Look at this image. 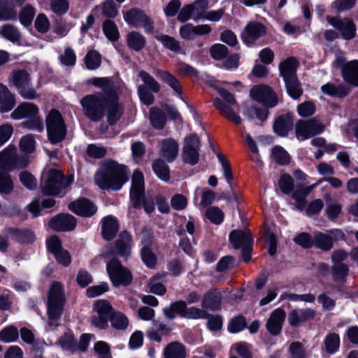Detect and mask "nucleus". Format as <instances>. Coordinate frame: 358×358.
<instances>
[{"label":"nucleus","mask_w":358,"mask_h":358,"mask_svg":"<svg viewBox=\"0 0 358 358\" xmlns=\"http://www.w3.org/2000/svg\"><path fill=\"white\" fill-rule=\"evenodd\" d=\"M153 170L159 178L164 181L169 179V170L168 166L162 160L158 159L153 163Z\"/></svg>","instance_id":"obj_54"},{"label":"nucleus","mask_w":358,"mask_h":358,"mask_svg":"<svg viewBox=\"0 0 358 358\" xmlns=\"http://www.w3.org/2000/svg\"><path fill=\"white\" fill-rule=\"evenodd\" d=\"M343 231L339 229H333L326 233L317 231L313 236V245L324 251L330 250L334 246V242L345 240Z\"/></svg>","instance_id":"obj_9"},{"label":"nucleus","mask_w":358,"mask_h":358,"mask_svg":"<svg viewBox=\"0 0 358 358\" xmlns=\"http://www.w3.org/2000/svg\"><path fill=\"white\" fill-rule=\"evenodd\" d=\"M101 63V55L97 51L92 50L87 53L85 64L87 69L95 70L100 66Z\"/></svg>","instance_id":"obj_45"},{"label":"nucleus","mask_w":358,"mask_h":358,"mask_svg":"<svg viewBox=\"0 0 358 358\" xmlns=\"http://www.w3.org/2000/svg\"><path fill=\"white\" fill-rule=\"evenodd\" d=\"M4 170L0 169V194H10L14 189L13 181L10 176Z\"/></svg>","instance_id":"obj_38"},{"label":"nucleus","mask_w":358,"mask_h":358,"mask_svg":"<svg viewBox=\"0 0 358 358\" xmlns=\"http://www.w3.org/2000/svg\"><path fill=\"white\" fill-rule=\"evenodd\" d=\"M85 115L92 121L100 120L105 115L110 124L120 117L117 95L113 91H101L89 94L80 100Z\"/></svg>","instance_id":"obj_1"},{"label":"nucleus","mask_w":358,"mask_h":358,"mask_svg":"<svg viewBox=\"0 0 358 358\" xmlns=\"http://www.w3.org/2000/svg\"><path fill=\"white\" fill-rule=\"evenodd\" d=\"M150 292L157 295H163L166 292V288L163 285V276L157 275L150 280L148 284Z\"/></svg>","instance_id":"obj_46"},{"label":"nucleus","mask_w":358,"mask_h":358,"mask_svg":"<svg viewBox=\"0 0 358 358\" xmlns=\"http://www.w3.org/2000/svg\"><path fill=\"white\" fill-rule=\"evenodd\" d=\"M34 15V8L31 5H27L20 11L19 18L23 25L29 26L31 23Z\"/></svg>","instance_id":"obj_56"},{"label":"nucleus","mask_w":358,"mask_h":358,"mask_svg":"<svg viewBox=\"0 0 358 358\" xmlns=\"http://www.w3.org/2000/svg\"><path fill=\"white\" fill-rule=\"evenodd\" d=\"M266 27L260 22L252 21L245 27L241 38L248 45L253 44L257 39L264 36Z\"/></svg>","instance_id":"obj_16"},{"label":"nucleus","mask_w":358,"mask_h":358,"mask_svg":"<svg viewBox=\"0 0 358 358\" xmlns=\"http://www.w3.org/2000/svg\"><path fill=\"white\" fill-rule=\"evenodd\" d=\"M73 181V176L64 178L62 173L57 169H45L41 176V187L43 194L57 195L62 189L70 185Z\"/></svg>","instance_id":"obj_4"},{"label":"nucleus","mask_w":358,"mask_h":358,"mask_svg":"<svg viewBox=\"0 0 358 358\" xmlns=\"http://www.w3.org/2000/svg\"><path fill=\"white\" fill-rule=\"evenodd\" d=\"M107 271L109 278L115 287L119 285H128L132 281L130 271L122 266L115 259H112L107 264Z\"/></svg>","instance_id":"obj_10"},{"label":"nucleus","mask_w":358,"mask_h":358,"mask_svg":"<svg viewBox=\"0 0 358 358\" xmlns=\"http://www.w3.org/2000/svg\"><path fill=\"white\" fill-rule=\"evenodd\" d=\"M101 10L102 15L108 18H114L118 14V8L113 0L104 1L101 5L94 8V10Z\"/></svg>","instance_id":"obj_37"},{"label":"nucleus","mask_w":358,"mask_h":358,"mask_svg":"<svg viewBox=\"0 0 358 358\" xmlns=\"http://www.w3.org/2000/svg\"><path fill=\"white\" fill-rule=\"evenodd\" d=\"M87 86H93L102 90H113V80L109 78H92L86 81Z\"/></svg>","instance_id":"obj_44"},{"label":"nucleus","mask_w":358,"mask_h":358,"mask_svg":"<svg viewBox=\"0 0 358 358\" xmlns=\"http://www.w3.org/2000/svg\"><path fill=\"white\" fill-rule=\"evenodd\" d=\"M8 80L10 87L17 89L26 90L31 87V76L26 70L17 69L12 71Z\"/></svg>","instance_id":"obj_19"},{"label":"nucleus","mask_w":358,"mask_h":358,"mask_svg":"<svg viewBox=\"0 0 358 358\" xmlns=\"http://www.w3.org/2000/svg\"><path fill=\"white\" fill-rule=\"evenodd\" d=\"M127 43L130 49L140 51L145 46L146 39L139 32L132 31L127 34Z\"/></svg>","instance_id":"obj_31"},{"label":"nucleus","mask_w":358,"mask_h":358,"mask_svg":"<svg viewBox=\"0 0 358 358\" xmlns=\"http://www.w3.org/2000/svg\"><path fill=\"white\" fill-rule=\"evenodd\" d=\"M325 349L328 353L334 354L339 348L340 337L337 334L331 333L324 339Z\"/></svg>","instance_id":"obj_48"},{"label":"nucleus","mask_w":358,"mask_h":358,"mask_svg":"<svg viewBox=\"0 0 358 358\" xmlns=\"http://www.w3.org/2000/svg\"><path fill=\"white\" fill-rule=\"evenodd\" d=\"M110 320L112 327L117 329H125L129 325L127 317L120 312L112 314Z\"/></svg>","instance_id":"obj_51"},{"label":"nucleus","mask_w":358,"mask_h":358,"mask_svg":"<svg viewBox=\"0 0 358 358\" xmlns=\"http://www.w3.org/2000/svg\"><path fill=\"white\" fill-rule=\"evenodd\" d=\"M228 48L223 44H215L210 49V54L211 57L216 59L220 60L227 55Z\"/></svg>","instance_id":"obj_63"},{"label":"nucleus","mask_w":358,"mask_h":358,"mask_svg":"<svg viewBox=\"0 0 358 358\" xmlns=\"http://www.w3.org/2000/svg\"><path fill=\"white\" fill-rule=\"evenodd\" d=\"M16 10L8 6V0H0V21L16 20Z\"/></svg>","instance_id":"obj_39"},{"label":"nucleus","mask_w":358,"mask_h":358,"mask_svg":"<svg viewBox=\"0 0 358 358\" xmlns=\"http://www.w3.org/2000/svg\"><path fill=\"white\" fill-rule=\"evenodd\" d=\"M20 150L26 153L31 154L34 152L36 149V141L34 135L27 134L22 136L20 141Z\"/></svg>","instance_id":"obj_49"},{"label":"nucleus","mask_w":358,"mask_h":358,"mask_svg":"<svg viewBox=\"0 0 358 358\" xmlns=\"http://www.w3.org/2000/svg\"><path fill=\"white\" fill-rule=\"evenodd\" d=\"M252 99L266 108H273L278 104V99L273 91H250Z\"/></svg>","instance_id":"obj_24"},{"label":"nucleus","mask_w":358,"mask_h":358,"mask_svg":"<svg viewBox=\"0 0 358 358\" xmlns=\"http://www.w3.org/2000/svg\"><path fill=\"white\" fill-rule=\"evenodd\" d=\"M293 122L289 114L280 116L273 123L274 131L279 136H285L292 129Z\"/></svg>","instance_id":"obj_29"},{"label":"nucleus","mask_w":358,"mask_h":358,"mask_svg":"<svg viewBox=\"0 0 358 358\" xmlns=\"http://www.w3.org/2000/svg\"><path fill=\"white\" fill-rule=\"evenodd\" d=\"M49 227L55 231H71L77 224L76 219L71 215L62 213L49 221Z\"/></svg>","instance_id":"obj_17"},{"label":"nucleus","mask_w":358,"mask_h":358,"mask_svg":"<svg viewBox=\"0 0 358 358\" xmlns=\"http://www.w3.org/2000/svg\"><path fill=\"white\" fill-rule=\"evenodd\" d=\"M55 203V200L50 198L43 199L42 201L35 199L27 206V208L33 217H37L40 215L42 209L52 207Z\"/></svg>","instance_id":"obj_33"},{"label":"nucleus","mask_w":358,"mask_h":358,"mask_svg":"<svg viewBox=\"0 0 358 358\" xmlns=\"http://www.w3.org/2000/svg\"><path fill=\"white\" fill-rule=\"evenodd\" d=\"M158 76L173 90H181V86L178 80L169 72L159 71L158 72Z\"/></svg>","instance_id":"obj_62"},{"label":"nucleus","mask_w":358,"mask_h":358,"mask_svg":"<svg viewBox=\"0 0 358 358\" xmlns=\"http://www.w3.org/2000/svg\"><path fill=\"white\" fill-rule=\"evenodd\" d=\"M69 209L75 214L82 217H90L96 212V207L87 199H79L71 202Z\"/></svg>","instance_id":"obj_18"},{"label":"nucleus","mask_w":358,"mask_h":358,"mask_svg":"<svg viewBox=\"0 0 358 358\" xmlns=\"http://www.w3.org/2000/svg\"><path fill=\"white\" fill-rule=\"evenodd\" d=\"M48 136L52 143L62 141L66 136V126L60 113L52 109L46 117Z\"/></svg>","instance_id":"obj_6"},{"label":"nucleus","mask_w":358,"mask_h":358,"mask_svg":"<svg viewBox=\"0 0 358 358\" xmlns=\"http://www.w3.org/2000/svg\"><path fill=\"white\" fill-rule=\"evenodd\" d=\"M229 240L234 248H244V250L252 245L253 242L251 233L246 230L233 231L229 235Z\"/></svg>","instance_id":"obj_21"},{"label":"nucleus","mask_w":358,"mask_h":358,"mask_svg":"<svg viewBox=\"0 0 358 358\" xmlns=\"http://www.w3.org/2000/svg\"><path fill=\"white\" fill-rule=\"evenodd\" d=\"M299 62L294 57H289L279 64L280 76L283 78L287 90H299L301 84L296 76Z\"/></svg>","instance_id":"obj_7"},{"label":"nucleus","mask_w":358,"mask_h":358,"mask_svg":"<svg viewBox=\"0 0 358 358\" xmlns=\"http://www.w3.org/2000/svg\"><path fill=\"white\" fill-rule=\"evenodd\" d=\"M271 157L277 163L280 164H285L289 161L288 153L280 146H275L273 149Z\"/></svg>","instance_id":"obj_60"},{"label":"nucleus","mask_w":358,"mask_h":358,"mask_svg":"<svg viewBox=\"0 0 358 358\" xmlns=\"http://www.w3.org/2000/svg\"><path fill=\"white\" fill-rule=\"evenodd\" d=\"M344 80L353 85L358 87V60H353L344 65L342 69Z\"/></svg>","instance_id":"obj_27"},{"label":"nucleus","mask_w":358,"mask_h":358,"mask_svg":"<svg viewBox=\"0 0 358 358\" xmlns=\"http://www.w3.org/2000/svg\"><path fill=\"white\" fill-rule=\"evenodd\" d=\"M48 251L52 253L57 262L64 266H69L71 262L69 252L62 246V242L57 236H51L46 241Z\"/></svg>","instance_id":"obj_13"},{"label":"nucleus","mask_w":358,"mask_h":358,"mask_svg":"<svg viewBox=\"0 0 358 358\" xmlns=\"http://www.w3.org/2000/svg\"><path fill=\"white\" fill-rule=\"evenodd\" d=\"M192 13L193 20L198 21L200 19H203L206 10L208 8V2L207 0H196L192 3H190Z\"/></svg>","instance_id":"obj_42"},{"label":"nucleus","mask_w":358,"mask_h":358,"mask_svg":"<svg viewBox=\"0 0 358 358\" xmlns=\"http://www.w3.org/2000/svg\"><path fill=\"white\" fill-rule=\"evenodd\" d=\"M11 236L15 241L22 244L32 243L36 239L34 232L28 229H13Z\"/></svg>","instance_id":"obj_30"},{"label":"nucleus","mask_w":358,"mask_h":358,"mask_svg":"<svg viewBox=\"0 0 358 358\" xmlns=\"http://www.w3.org/2000/svg\"><path fill=\"white\" fill-rule=\"evenodd\" d=\"M165 358H185L184 346L178 342H173L168 345L164 351Z\"/></svg>","instance_id":"obj_34"},{"label":"nucleus","mask_w":358,"mask_h":358,"mask_svg":"<svg viewBox=\"0 0 358 358\" xmlns=\"http://www.w3.org/2000/svg\"><path fill=\"white\" fill-rule=\"evenodd\" d=\"M123 17L129 25L134 27H143L148 33H151L154 29L153 21L139 8H133L124 12Z\"/></svg>","instance_id":"obj_11"},{"label":"nucleus","mask_w":358,"mask_h":358,"mask_svg":"<svg viewBox=\"0 0 358 358\" xmlns=\"http://www.w3.org/2000/svg\"><path fill=\"white\" fill-rule=\"evenodd\" d=\"M212 29L208 24L194 26L191 23L185 24L180 28V36L185 40H194L197 36L210 33Z\"/></svg>","instance_id":"obj_20"},{"label":"nucleus","mask_w":358,"mask_h":358,"mask_svg":"<svg viewBox=\"0 0 358 358\" xmlns=\"http://www.w3.org/2000/svg\"><path fill=\"white\" fill-rule=\"evenodd\" d=\"M201 143L199 138L195 135H190L185 140V145L183 148V159L184 160L192 164H196L199 159V150Z\"/></svg>","instance_id":"obj_15"},{"label":"nucleus","mask_w":358,"mask_h":358,"mask_svg":"<svg viewBox=\"0 0 358 358\" xmlns=\"http://www.w3.org/2000/svg\"><path fill=\"white\" fill-rule=\"evenodd\" d=\"M128 169L113 160L103 162L94 175L95 183L103 189L120 190L128 181Z\"/></svg>","instance_id":"obj_2"},{"label":"nucleus","mask_w":358,"mask_h":358,"mask_svg":"<svg viewBox=\"0 0 358 358\" xmlns=\"http://www.w3.org/2000/svg\"><path fill=\"white\" fill-rule=\"evenodd\" d=\"M220 98H215L213 101L214 106L220 112V113L229 120L238 124L241 122V118L236 115L231 106L236 104L234 95L230 91H219Z\"/></svg>","instance_id":"obj_8"},{"label":"nucleus","mask_w":358,"mask_h":358,"mask_svg":"<svg viewBox=\"0 0 358 358\" xmlns=\"http://www.w3.org/2000/svg\"><path fill=\"white\" fill-rule=\"evenodd\" d=\"M327 20L341 33L343 38L352 40L355 38L357 29L350 19L327 16Z\"/></svg>","instance_id":"obj_14"},{"label":"nucleus","mask_w":358,"mask_h":358,"mask_svg":"<svg viewBox=\"0 0 358 358\" xmlns=\"http://www.w3.org/2000/svg\"><path fill=\"white\" fill-rule=\"evenodd\" d=\"M155 38L161 42L164 48L178 52L180 50V44L178 41L168 35L162 34L155 36Z\"/></svg>","instance_id":"obj_43"},{"label":"nucleus","mask_w":358,"mask_h":358,"mask_svg":"<svg viewBox=\"0 0 358 358\" xmlns=\"http://www.w3.org/2000/svg\"><path fill=\"white\" fill-rule=\"evenodd\" d=\"M0 34L6 39L13 43L19 41L21 38L19 30L13 25L9 24H6L1 27Z\"/></svg>","instance_id":"obj_41"},{"label":"nucleus","mask_w":358,"mask_h":358,"mask_svg":"<svg viewBox=\"0 0 358 358\" xmlns=\"http://www.w3.org/2000/svg\"><path fill=\"white\" fill-rule=\"evenodd\" d=\"M65 296L62 286L59 282H54L49 290L47 303L48 326L46 329L51 331L59 325L63 312Z\"/></svg>","instance_id":"obj_3"},{"label":"nucleus","mask_w":358,"mask_h":358,"mask_svg":"<svg viewBox=\"0 0 358 358\" xmlns=\"http://www.w3.org/2000/svg\"><path fill=\"white\" fill-rule=\"evenodd\" d=\"M348 273V267L345 264H339L332 268V275L334 280L338 283H343L345 280Z\"/></svg>","instance_id":"obj_57"},{"label":"nucleus","mask_w":358,"mask_h":358,"mask_svg":"<svg viewBox=\"0 0 358 358\" xmlns=\"http://www.w3.org/2000/svg\"><path fill=\"white\" fill-rule=\"evenodd\" d=\"M285 316V312L281 308H277L273 310L266 322L267 330L273 335L279 334L281 331Z\"/></svg>","instance_id":"obj_22"},{"label":"nucleus","mask_w":358,"mask_h":358,"mask_svg":"<svg viewBox=\"0 0 358 358\" xmlns=\"http://www.w3.org/2000/svg\"><path fill=\"white\" fill-rule=\"evenodd\" d=\"M220 294L217 292H208L203 297L201 306L203 308L211 310L217 309L220 307Z\"/></svg>","instance_id":"obj_35"},{"label":"nucleus","mask_w":358,"mask_h":358,"mask_svg":"<svg viewBox=\"0 0 358 358\" xmlns=\"http://www.w3.org/2000/svg\"><path fill=\"white\" fill-rule=\"evenodd\" d=\"M60 62L64 66H73L76 62V55L71 48H67L64 50L63 54L60 55Z\"/></svg>","instance_id":"obj_64"},{"label":"nucleus","mask_w":358,"mask_h":358,"mask_svg":"<svg viewBox=\"0 0 358 358\" xmlns=\"http://www.w3.org/2000/svg\"><path fill=\"white\" fill-rule=\"evenodd\" d=\"M119 230V224L117 220L108 216L103 219L102 222V235L105 240H112Z\"/></svg>","instance_id":"obj_28"},{"label":"nucleus","mask_w":358,"mask_h":358,"mask_svg":"<svg viewBox=\"0 0 358 358\" xmlns=\"http://www.w3.org/2000/svg\"><path fill=\"white\" fill-rule=\"evenodd\" d=\"M93 309L96 314L110 317L113 313V308L108 301L106 300H97L93 305Z\"/></svg>","instance_id":"obj_52"},{"label":"nucleus","mask_w":358,"mask_h":358,"mask_svg":"<svg viewBox=\"0 0 358 358\" xmlns=\"http://www.w3.org/2000/svg\"><path fill=\"white\" fill-rule=\"evenodd\" d=\"M130 198L132 205L139 208L141 204L147 213H151L155 209L152 199L144 198V177L141 172L135 171L132 175Z\"/></svg>","instance_id":"obj_5"},{"label":"nucleus","mask_w":358,"mask_h":358,"mask_svg":"<svg viewBox=\"0 0 358 358\" xmlns=\"http://www.w3.org/2000/svg\"><path fill=\"white\" fill-rule=\"evenodd\" d=\"M22 127L29 130L41 132L44 129V125L41 117H36L30 118L29 120L22 123Z\"/></svg>","instance_id":"obj_59"},{"label":"nucleus","mask_w":358,"mask_h":358,"mask_svg":"<svg viewBox=\"0 0 358 358\" xmlns=\"http://www.w3.org/2000/svg\"><path fill=\"white\" fill-rule=\"evenodd\" d=\"M50 5L51 10L58 15L66 13L69 8V0H51Z\"/></svg>","instance_id":"obj_55"},{"label":"nucleus","mask_w":358,"mask_h":358,"mask_svg":"<svg viewBox=\"0 0 358 358\" xmlns=\"http://www.w3.org/2000/svg\"><path fill=\"white\" fill-rule=\"evenodd\" d=\"M150 119L152 126L156 129H162L165 124L164 114L157 108L150 109Z\"/></svg>","instance_id":"obj_53"},{"label":"nucleus","mask_w":358,"mask_h":358,"mask_svg":"<svg viewBox=\"0 0 358 358\" xmlns=\"http://www.w3.org/2000/svg\"><path fill=\"white\" fill-rule=\"evenodd\" d=\"M324 130V124L315 119L300 121L296 126V136L299 140L303 141L312 136L321 134Z\"/></svg>","instance_id":"obj_12"},{"label":"nucleus","mask_w":358,"mask_h":358,"mask_svg":"<svg viewBox=\"0 0 358 358\" xmlns=\"http://www.w3.org/2000/svg\"><path fill=\"white\" fill-rule=\"evenodd\" d=\"M19 332L17 328L8 326L0 331V341L3 343H13L17 341Z\"/></svg>","instance_id":"obj_47"},{"label":"nucleus","mask_w":358,"mask_h":358,"mask_svg":"<svg viewBox=\"0 0 358 358\" xmlns=\"http://www.w3.org/2000/svg\"><path fill=\"white\" fill-rule=\"evenodd\" d=\"M178 153V145L175 140L169 138L162 142L160 149V156L167 162H173L177 157Z\"/></svg>","instance_id":"obj_26"},{"label":"nucleus","mask_w":358,"mask_h":358,"mask_svg":"<svg viewBox=\"0 0 358 358\" xmlns=\"http://www.w3.org/2000/svg\"><path fill=\"white\" fill-rule=\"evenodd\" d=\"M206 216L213 223L219 224L223 221L224 213L218 207L213 206L206 210Z\"/></svg>","instance_id":"obj_58"},{"label":"nucleus","mask_w":358,"mask_h":358,"mask_svg":"<svg viewBox=\"0 0 358 358\" xmlns=\"http://www.w3.org/2000/svg\"><path fill=\"white\" fill-rule=\"evenodd\" d=\"M131 236L126 231L120 234L116 243L117 252L120 256L127 257L131 250Z\"/></svg>","instance_id":"obj_32"},{"label":"nucleus","mask_w":358,"mask_h":358,"mask_svg":"<svg viewBox=\"0 0 358 358\" xmlns=\"http://www.w3.org/2000/svg\"><path fill=\"white\" fill-rule=\"evenodd\" d=\"M58 345L64 350L74 352L77 350V343L71 333L65 334L57 341Z\"/></svg>","instance_id":"obj_50"},{"label":"nucleus","mask_w":358,"mask_h":358,"mask_svg":"<svg viewBox=\"0 0 358 358\" xmlns=\"http://www.w3.org/2000/svg\"><path fill=\"white\" fill-rule=\"evenodd\" d=\"M207 316L208 314L204 309L194 306L189 308L187 307L184 314V317L193 320L205 319Z\"/></svg>","instance_id":"obj_61"},{"label":"nucleus","mask_w":358,"mask_h":358,"mask_svg":"<svg viewBox=\"0 0 358 358\" xmlns=\"http://www.w3.org/2000/svg\"><path fill=\"white\" fill-rule=\"evenodd\" d=\"M103 31L110 41H117L120 38L118 28L113 20H106L103 22Z\"/></svg>","instance_id":"obj_40"},{"label":"nucleus","mask_w":358,"mask_h":358,"mask_svg":"<svg viewBox=\"0 0 358 358\" xmlns=\"http://www.w3.org/2000/svg\"><path fill=\"white\" fill-rule=\"evenodd\" d=\"M16 104L15 99L10 91H0V112L8 113Z\"/></svg>","instance_id":"obj_36"},{"label":"nucleus","mask_w":358,"mask_h":358,"mask_svg":"<svg viewBox=\"0 0 358 358\" xmlns=\"http://www.w3.org/2000/svg\"><path fill=\"white\" fill-rule=\"evenodd\" d=\"M39 112L38 108L31 103L24 102L20 103L10 114V117L14 120H20L25 118L35 117Z\"/></svg>","instance_id":"obj_23"},{"label":"nucleus","mask_w":358,"mask_h":358,"mask_svg":"<svg viewBox=\"0 0 358 358\" xmlns=\"http://www.w3.org/2000/svg\"><path fill=\"white\" fill-rule=\"evenodd\" d=\"M16 148L9 145L0 152V169L5 171L13 170V164L16 157Z\"/></svg>","instance_id":"obj_25"}]
</instances>
